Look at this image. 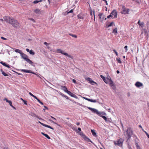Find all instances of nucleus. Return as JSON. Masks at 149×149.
<instances>
[{
	"label": "nucleus",
	"mask_w": 149,
	"mask_h": 149,
	"mask_svg": "<svg viewBox=\"0 0 149 149\" xmlns=\"http://www.w3.org/2000/svg\"><path fill=\"white\" fill-rule=\"evenodd\" d=\"M21 71L24 72L29 73H32L33 74H36L35 72H32L31 70H28L22 69Z\"/></svg>",
	"instance_id": "9"
},
{
	"label": "nucleus",
	"mask_w": 149,
	"mask_h": 149,
	"mask_svg": "<svg viewBox=\"0 0 149 149\" xmlns=\"http://www.w3.org/2000/svg\"><path fill=\"white\" fill-rule=\"evenodd\" d=\"M77 17L78 18L80 19H83L84 17L81 16V15L80 14H79L77 15Z\"/></svg>",
	"instance_id": "30"
},
{
	"label": "nucleus",
	"mask_w": 149,
	"mask_h": 149,
	"mask_svg": "<svg viewBox=\"0 0 149 149\" xmlns=\"http://www.w3.org/2000/svg\"><path fill=\"white\" fill-rule=\"evenodd\" d=\"M39 3V1L38 0H35L33 2V3L34 4L37 3Z\"/></svg>",
	"instance_id": "40"
},
{
	"label": "nucleus",
	"mask_w": 149,
	"mask_h": 149,
	"mask_svg": "<svg viewBox=\"0 0 149 149\" xmlns=\"http://www.w3.org/2000/svg\"><path fill=\"white\" fill-rule=\"evenodd\" d=\"M57 51L60 53H61V54L64 55L65 56H68L71 59H73V57L72 56H71L69 55L68 53H65L64 52V51L62 50H61L60 49H57Z\"/></svg>",
	"instance_id": "5"
},
{
	"label": "nucleus",
	"mask_w": 149,
	"mask_h": 149,
	"mask_svg": "<svg viewBox=\"0 0 149 149\" xmlns=\"http://www.w3.org/2000/svg\"><path fill=\"white\" fill-rule=\"evenodd\" d=\"M73 9H71L69 12H68L67 13L68 14L69 13H72L73 12Z\"/></svg>",
	"instance_id": "48"
},
{
	"label": "nucleus",
	"mask_w": 149,
	"mask_h": 149,
	"mask_svg": "<svg viewBox=\"0 0 149 149\" xmlns=\"http://www.w3.org/2000/svg\"><path fill=\"white\" fill-rule=\"evenodd\" d=\"M88 109L91 110L93 113H96L101 117V116H103L102 115L104 116L106 115V114L105 113L98 111L96 109L90 107H88Z\"/></svg>",
	"instance_id": "2"
},
{
	"label": "nucleus",
	"mask_w": 149,
	"mask_h": 149,
	"mask_svg": "<svg viewBox=\"0 0 149 149\" xmlns=\"http://www.w3.org/2000/svg\"><path fill=\"white\" fill-rule=\"evenodd\" d=\"M72 82L74 83V84H77L76 81L74 79H72Z\"/></svg>",
	"instance_id": "53"
},
{
	"label": "nucleus",
	"mask_w": 149,
	"mask_h": 149,
	"mask_svg": "<svg viewBox=\"0 0 149 149\" xmlns=\"http://www.w3.org/2000/svg\"><path fill=\"white\" fill-rule=\"evenodd\" d=\"M93 16H94V21L95 20V11L94 10H93Z\"/></svg>",
	"instance_id": "50"
},
{
	"label": "nucleus",
	"mask_w": 149,
	"mask_h": 149,
	"mask_svg": "<svg viewBox=\"0 0 149 149\" xmlns=\"http://www.w3.org/2000/svg\"><path fill=\"white\" fill-rule=\"evenodd\" d=\"M103 1H105V2L106 3V5H108V3H107V1L106 0H103Z\"/></svg>",
	"instance_id": "60"
},
{
	"label": "nucleus",
	"mask_w": 149,
	"mask_h": 149,
	"mask_svg": "<svg viewBox=\"0 0 149 149\" xmlns=\"http://www.w3.org/2000/svg\"><path fill=\"white\" fill-rule=\"evenodd\" d=\"M111 119H107V121H106V122H111Z\"/></svg>",
	"instance_id": "57"
},
{
	"label": "nucleus",
	"mask_w": 149,
	"mask_h": 149,
	"mask_svg": "<svg viewBox=\"0 0 149 149\" xmlns=\"http://www.w3.org/2000/svg\"><path fill=\"white\" fill-rule=\"evenodd\" d=\"M3 100H6V102L9 103L10 106H12V102L10 100H8L6 98H5L3 99Z\"/></svg>",
	"instance_id": "17"
},
{
	"label": "nucleus",
	"mask_w": 149,
	"mask_h": 149,
	"mask_svg": "<svg viewBox=\"0 0 149 149\" xmlns=\"http://www.w3.org/2000/svg\"><path fill=\"white\" fill-rule=\"evenodd\" d=\"M26 59V61L28 63H29L30 64L32 65V64L33 63V62L29 58H25Z\"/></svg>",
	"instance_id": "20"
},
{
	"label": "nucleus",
	"mask_w": 149,
	"mask_h": 149,
	"mask_svg": "<svg viewBox=\"0 0 149 149\" xmlns=\"http://www.w3.org/2000/svg\"><path fill=\"white\" fill-rule=\"evenodd\" d=\"M29 52L30 54L32 55H34L35 54V52H33L32 50H30Z\"/></svg>",
	"instance_id": "33"
},
{
	"label": "nucleus",
	"mask_w": 149,
	"mask_h": 149,
	"mask_svg": "<svg viewBox=\"0 0 149 149\" xmlns=\"http://www.w3.org/2000/svg\"><path fill=\"white\" fill-rule=\"evenodd\" d=\"M41 134L43 135L45 137H46L48 139H50V137L47 134H45L44 133L42 132H41Z\"/></svg>",
	"instance_id": "23"
},
{
	"label": "nucleus",
	"mask_w": 149,
	"mask_h": 149,
	"mask_svg": "<svg viewBox=\"0 0 149 149\" xmlns=\"http://www.w3.org/2000/svg\"><path fill=\"white\" fill-rule=\"evenodd\" d=\"M63 96L65 97L67 99H69V98L67 96L65 95L64 94H62V93L61 94Z\"/></svg>",
	"instance_id": "36"
},
{
	"label": "nucleus",
	"mask_w": 149,
	"mask_h": 149,
	"mask_svg": "<svg viewBox=\"0 0 149 149\" xmlns=\"http://www.w3.org/2000/svg\"><path fill=\"white\" fill-rule=\"evenodd\" d=\"M111 87L113 90H115L116 89V88L115 84L112 85V86H111Z\"/></svg>",
	"instance_id": "34"
},
{
	"label": "nucleus",
	"mask_w": 149,
	"mask_h": 149,
	"mask_svg": "<svg viewBox=\"0 0 149 149\" xmlns=\"http://www.w3.org/2000/svg\"><path fill=\"white\" fill-rule=\"evenodd\" d=\"M89 101L93 102H97V100H93L90 99Z\"/></svg>",
	"instance_id": "32"
},
{
	"label": "nucleus",
	"mask_w": 149,
	"mask_h": 149,
	"mask_svg": "<svg viewBox=\"0 0 149 149\" xmlns=\"http://www.w3.org/2000/svg\"><path fill=\"white\" fill-rule=\"evenodd\" d=\"M30 19L32 21H33V22H35V20L34 19H33V18H31V19Z\"/></svg>",
	"instance_id": "62"
},
{
	"label": "nucleus",
	"mask_w": 149,
	"mask_h": 149,
	"mask_svg": "<svg viewBox=\"0 0 149 149\" xmlns=\"http://www.w3.org/2000/svg\"><path fill=\"white\" fill-rule=\"evenodd\" d=\"M112 33H114L115 34L117 33V29L116 28L114 29Z\"/></svg>",
	"instance_id": "27"
},
{
	"label": "nucleus",
	"mask_w": 149,
	"mask_h": 149,
	"mask_svg": "<svg viewBox=\"0 0 149 149\" xmlns=\"http://www.w3.org/2000/svg\"><path fill=\"white\" fill-rule=\"evenodd\" d=\"M79 134L81 136L82 138L83 139L86 136V135H85L84 134H83V132H79Z\"/></svg>",
	"instance_id": "21"
},
{
	"label": "nucleus",
	"mask_w": 149,
	"mask_h": 149,
	"mask_svg": "<svg viewBox=\"0 0 149 149\" xmlns=\"http://www.w3.org/2000/svg\"><path fill=\"white\" fill-rule=\"evenodd\" d=\"M124 140L122 139H118L116 141H114V143L116 145H118L120 146L122 145Z\"/></svg>",
	"instance_id": "4"
},
{
	"label": "nucleus",
	"mask_w": 149,
	"mask_h": 149,
	"mask_svg": "<svg viewBox=\"0 0 149 149\" xmlns=\"http://www.w3.org/2000/svg\"><path fill=\"white\" fill-rule=\"evenodd\" d=\"M146 135L148 137L149 139V135L147 132H146Z\"/></svg>",
	"instance_id": "63"
},
{
	"label": "nucleus",
	"mask_w": 149,
	"mask_h": 149,
	"mask_svg": "<svg viewBox=\"0 0 149 149\" xmlns=\"http://www.w3.org/2000/svg\"><path fill=\"white\" fill-rule=\"evenodd\" d=\"M33 96V97H34L35 99H36L37 100L38 99L36 96H35L34 95Z\"/></svg>",
	"instance_id": "59"
},
{
	"label": "nucleus",
	"mask_w": 149,
	"mask_h": 149,
	"mask_svg": "<svg viewBox=\"0 0 149 149\" xmlns=\"http://www.w3.org/2000/svg\"><path fill=\"white\" fill-rule=\"evenodd\" d=\"M49 120L50 121H51L52 123H54V124L57 125L58 126H60V125L59 124H57V123L54 122L52 120L50 119Z\"/></svg>",
	"instance_id": "35"
},
{
	"label": "nucleus",
	"mask_w": 149,
	"mask_h": 149,
	"mask_svg": "<svg viewBox=\"0 0 149 149\" xmlns=\"http://www.w3.org/2000/svg\"><path fill=\"white\" fill-rule=\"evenodd\" d=\"M0 63L2 64L3 65L6 67L8 68H10V66L8 64L6 63L5 62H3V61H1L0 62Z\"/></svg>",
	"instance_id": "16"
},
{
	"label": "nucleus",
	"mask_w": 149,
	"mask_h": 149,
	"mask_svg": "<svg viewBox=\"0 0 149 149\" xmlns=\"http://www.w3.org/2000/svg\"><path fill=\"white\" fill-rule=\"evenodd\" d=\"M4 21L7 22L10 24L15 28H17L19 27L20 24L18 21L13 18H11L9 16H5L3 17Z\"/></svg>",
	"instance_id": "1"
},
{
	"label": "nucleus",
	"mask_w": 149,
	"mask_h": 149,
	"mask_svg": "<svg viewBox=\"0 0 149 149\" xmlns=\"http://www.w3.org/2000/svg\"><path fill=\"white\" fill-rule=\"evenodd\" d=\"M138 23L139 24V25L141 26H142L143 24V23L142 22H140V20H139L138 22Z\"/></svg>",
	"instance_id": "38"
},
{
	"label": "nucleus",
	"mask_w": 149,
	"mask_h": 149,
	"mask_svg": "<svg viewBox=\"0 0 149 149\" xmlns=\"http://www.w3.org/2000/svg\"><path fill=\"white\" fill-rule=\"evenodd\" d=\"M29 93L30 95L33 97V95H33L31 93V92H29Z\"/></svg>",
	"instance_id": "61"
},
{
	"label": "nucleus",
	"mask_w": 149,
	"mask_h": 149,
	"mask_svg": "<svg viewBox=\"0 0 149 149\" xmlns=\"http://www.w3.org/2000/svg\"><path fill=\"white\" fill-rule=\"evenodd\" d=\"M70 95L72 97H74L76 99H77L78 98V97L76 96V95H75V94H73V93H71V94H70Z\"/></svg>",
	"instance_id": "25"
},
{
	"label": "nucleus",
	"mask_w": 149,
	"mask_h": 149,
	"mask_svg": "<svg viewBox=\"0 0 149 149\" xmlns=\"http://www.w3.org/2000/svg\"><path fill=\"white\" fill-rule=\"evenodd\" d=\"M69 35L71 36H72V37L75 38H76L77 37V36L76 35L73 34L71 33L69 34Z\"/></svg>",
	"instance_id": "31"
},
{
	"label": "nucleus",
	"mask_w": 149,
	"mask_h": 149,
	"mask_svg": "<svg viewBox=\"0 0 149 149\" xmlns=\"http://www.w3.org/2000/svg\"><path fill=\"white\" fill-rule=\"evenodd\" d=\"M98 15L100 21L102 23L104 18L105 17V16L103 15V13H100Z\"/></svg>",
	"instance_id": "6"
},
{
	"label": "nucleus",
	"mask_w": 149,
	"mask_h": 149,
	"mask_svg": "<svg viewBox=\"0 0 149 149\" xmlns=\"http://www.w3.org/2000/svg\"><path fill=\"white\" fill-rule=\"evenodd\" d=\"M125 132L128 138L127 139L128 140L131 138L132 135L133 134V131L131 128L129 127L127 128Z\"/></svg>",
	"instance_id": "3"
},
{
	"label": "nucleus",
	"mask_w": 149,
	"mask_h": 149,
	"mask_svg": "<svg viewBox=\"0 0 149 149\" xmlns=\"http://www.w3.org/2000/svg\"><path fill=\"white\" fill-rule=\"evenodd\" d=\"M31 113V114H29V115H31L32 117H34V116L36 117L39 120H43V119L41 118H40L38 116L36 115L35 113Z\"/></svg>",
	"instance_id": "13"
},
{
	"label": "nucleus",
	"mask_w": 149,
	"mask_h": 149,
	"mask_svg": "<svg viewBox=\"0 0 149 149\" xmlns=\"http://www.w3.org/2000/svg\"><path fill=\"white\" fill-rule=\"evenodd\" d=\"M66 93H67L69 95H70V94H71V92H70V91L68 90L66 92Z\"/></svg>",
	"instance_id": "49"
},
{
	"label": "nucleus",
	"mask_w": 149,
	"mask_h": 149,
	"mask_svg": "<svg viewBox=\"0 0 149 149\" xmlns=\"http://www.w3.org/2000/svg\"><path fill=\"white\" fill-rule=\"evenodd\" d=\"M36 64V63H33H33L32 64V65H31L33 66V67H35V64Z\"/></svg>",
	"instance_id": "58"
},
{
	"label": "nucleus",
	"mask_w": 149,
	"mask_h": 149,
	"mask_svg": "<svg viewBox=\"0 0 149 149\" xmlns=\"http://www.w3.org/2000/svg\"><path fill=\"white\" fill-rule=\"evenodd\" d=\"M62 89L65 92H66L68 90L66 87L65 86H61Z\"/></svg>",
	"instance_id": "22"
},
{
	"label": "nucleus",
	"mask_w": 149,
	"mask_h": 149,
	"mask_svg": "<svg viewBox=\"0 0 149 149\" xmlns=\"http://www.w3.org/2000/svg\"><path fill=\"white\" fill-rule=\"evenodd\" d=\"M122 11L121 12V13L126 14H128L129 12V10H126L125 7L124 6H123L122 7Z\"/></svg>",
	"instance_id": "7"
},
{
	"label": "nucleus",
	"mask_w": 149,
	"mask_h": 149,
	"mask_svg": "<svg viewBox=\"0 0 149 149\" xmlns=\"http://www.w3.org/2000/svg\"><path fill=\"white\" fill-rule=\"evenodd\" d=\"M2 74L5 76H8V74L4 72H3Z\"/></svg>",
	"instance_id": "42"
},
{
	"label": "nucleus",
	"mask_w": 149,
	"mask_h": 149,
	"mask_svg": "<svg viewBox=\"0 0 149 149\" xmlns=\"http://www.w3.org/2000/svg\"><path fill=\"white\" fill-rule=\"evenodd\" d=\"M20 55L22 57V58L24 59L25 61L26 60V59H25V58H28V56L26 55V54H24V53H23V52H22L21 54Z\"/></svg>",
	"instance_id": "12"
},
{
	"label": "nucleus",
	"mask_w": 149,
	"mask_h": 149,
	"mask_svg": "<svg viewBox=\"0 0 149 149\" xmlns=\"http://www.w3.org/2000/svg\"><path fill=\"white\" fill-rule=\"evenodd\" d=\"M114 24V22H111L110 23V24H109V26L110 27L111 26H112V24Z\"/></svg>",
	"instance_id": "45"
},
{
	"label": "nucleus",
	"mask_w": 149,
	"mask_h": 149,
	"mask_svg": "<svg viewBox=\"0 0 149 149\" xmlns=\"http://www.w3.org/2000/svg\"><path fill=\"white\" fill-rule=\"evenodd\" d=\"M23 102H24V104H25V105H28V104H27V102L25 100H24Z\"/></svg>",
	"instance_id": "47"
},
{
	"label": "nucleus",
	"mask_w": 149,
	"mask_h": 149,
	"mask_svg": "<svg viewBox=\"0 0 149 149\" xmlns=\"http://www.w3.org/2000/svg\"><path fill=\"white\" fill-rule=\"evenodd\" d=\"M38 123H40L42 125V126H45V127L49 128H50V129H52L53 130H54V128H52V127H51V126H49V125H48L44 124V123H41L40 121H38Z\"/></svg>",
	"instance_id": "10"
},
{
	"label": "nucleus",
	"mask_w": 149,
	"mask_h": 149,
	"mask_svg": "<svg viewBox=\"0 0 149 149\" xmlns=\"http://www.w3.org/2000/svg\"><path fill=\"white\" fill-rule=\"evenodd\" d=\"M127 45H126L125 46L124 48L126 49H125V52H127Z\"/></svg>",
	"instance_id": "52"
},
{
	"label": "nucleus",
	"mask_w": 149,
	"mask_h": 149,
	"mask_svg": "<svg viewBox=\"0 0 149 149\" xmlns=\"http://www.w3.org/2000/svg\"><path fill=\"white\" fill-rule=\"evenodd\" d=\"M1 38L3 40H7V38H4L3 37H1Z\"/></svg>",
	"instance_id": "51"
},
{
	"label": "nucleus",
	"mask_w": 149,
	"mask_h": 149,
	"mask_svg": "<svg viewBox=\"0 0 149 149\" xmlns=\"http://www.w3.org/2000/svg\"><path fill=\"white\" fill-rule=\"evenodd\" d=\"M88 81H89L92 85H93V83L97 84L96 83L93 81L91 78L88 77L87 78Z\"/></svg>",
	"instance_id": "15"
},
{
	"label": "nucleus",
	"mask_w": 149,
	"mask_h": 149,
	"mask_svg": "<svg viewBox=\"0 0 149 149\" xmlns=\"http://www.w3.org/2000/svg\"><path fill=\"white\" fill-rule=\"evenodd\" d=\"M109 84L110 86H112V85L114 84L113 82V81H112V80L111 79H109Z\"/></svg>",
	"instance_id": "28"
},
{
	"label": "nucleus",
	"mask_w": 149,
	"mask_h": 149,
	"mask_svg": "<svg viewBox=\"0 0 149 149\" xmlns=\"http://www.w3.org/2000/svg\"><path fill=\"white\" fill-rule=\"evenodd\" d=\"M91 132L93 134V135L96 137H97V136L96 135V133L95 132V131L94 130H91Z\"/></svg>",
	"instance_id": "18"
},
{
	"label": "nucleus",
	"mask_w": 149,
	"mask_h": 149,
	"mask_svg": "<svg viewBox=\"0 0 149 149\" xmlns=\"http://www.w3.org/2000/svg\"><path fill=\"white\" fill-rule=\"evenodd\" d=\"M111 14L112 16L114 15V18H117V13L115 10H113L111 13Z\"/></svg>",
	"instance_id": "8"
},
{
	"label": "nucleus",
	"mask_w": 149,
	"mask_h": 149,
	"mask_svg": "<svg viewBox=\"0 0 149 149\" xmlns=\"http://www.w3.org/2000/svg\"><path fill=\"white\" fill-rule=\"evenodd\" d=\"M116 61L119 63H121L122 62L120 60V58H116Z\"/></svg>",
	"instance_id": "37"
},
{
	"label": "nucleus",
	"mask_w": 149,
	"mask_h": 149,
	"mask_svg": "<svg viewBox=\"0 0 149 149\" xmlns=\"http://www.w3.org/2000/svg\"><path fill=\"white\" fill-rule=\"evenodd\" d=\"M78 131H77V130H75L77 133H79V132L81 131V128L80 127H78Z\"/></svg>",
	"instance_id": "39"
},
{
	"label": "nucleus",
	"mask_w": 149,
	"mask_h": 149,
	"mask_svg": "<svg viewBox=\"0 0 149 149\" xmlns=\"http://www.w3.org/2000/svg\"><path fill=\"white\" fill-rule=\"evenodd\" d=\"M15 51L16 52L19 53L20 54V55H21L22 53V52H21V51L19 49H15Z\"/></svg>",
	"instance_id": "26"
},
{
	"label": "nucleus",
	"mask_w": 149,
	"mask_h": 149,
	"mask_svg": "<svg viewBox=\"0 0 149 149\" xmlns=\"http://www.w3.org/2000/svg\"><path fill=\"white\" fill-rule=\"evenodd\" d=\"M37 101H38V102H39L41 104H42V105L43 104V103L39 99L37 100Z\"/></svg>",
	"instance_id": "43"
},
{
	"label": "nucleus",
	"mask_w": 149,
	"mask_h": 149,
	"mask_svg": "<svg viewBox=\"0 0 149 149\" xmlns=\"http://www.w3.org/2000/svg\"><path fill=\"white\" fill-rule=\"evenodd\" d=\"M84 140H85L86 141H87L88 142H91L94 145H95V144L91 141L89 138H88L87 136H85V137L84 139Z\"/></svg>",
	"instance_id": "14"
},
{
	"label": "nucleus",
	"mask_w": 149,
	"mask_h": 149,
	"mask_svg": "<svg viewBox=\"0 0 149 149\" xmlns=\"http://www.w3.org/2000/svg\"><path fill=\"white\" fill-rule=\"evenodd\" d=\"M40 11V10L38 8L36 9L34 11V12L36 14H39Z\"/></svg>",
	"instance_id": "24"
},
{
	"label": "nucleus",
	"mask_w": 149,
	"mask_h": 149,
	"mask_svg": "<svg viewBox=\"0 0 149 149\" xmlns=\"http://www.w3.org/2000/svg\"><path fill=\"white\" fill-rule=\"evenodd\" d=\"M113 51L115 53L116 55L117 56L118 55V54L117 52L116 51L115 49H113Z\"/></svg>",
	"instance_id": "46"
},
{
	"label": "nucleus",
	"mask_w": 149,
	"mask_h": 149,
	"mask_svg": "<svg viewBox=\"0 0 149 149\" xmlns=\"http://www.w3.org/2000/svg\"><path fill=\"white\" fill-rule=\"evenodd\" d=\"M107 80H109V79H111L110 76L109 75H108L107 76Z\"/></svg>",
	"instance_id": "44"
},
{
	"label": "nucleus",
	"mask_w": 149,
	"mask_h": 149,
	"mask_svg": "<svg viewBox=\"0 0 149 149\" xmlns=\"http://www.w3.org/2000/svg\"><path fill=\"white\" fill-rule=\"evenodd\" d=\"M135 145L137 148V149H140V146L138 145V142H136V141H135Z\"/></svg>",
	"instance_id": "29"
},
{
	"label": "nucleus",
	"mask_w": 149,
	"mask_h": 149,
	"mask_svg": "<svg viewBox=\"0 0 149 149\" xmlns=\"http://www.w3.org/2000/svg\"><path fill=\"white\" fill-rule=\"evenodd\" d=\"M44 44L45 45H46L47 46L49 45V44L46 42H44Z\"/></svg>",
	"instance_id": "56"
},
{
	"label": "nucleus",
	"mask_w": 149,
	"mask_h": 149,
	"mask_svg": "<svg viewBox=\"0 0 149 149\" xmlns=\"http://www.w3.org/2000/svg\"><path fill=\"white\" fill-rule=\"evenodd\" d=\"M83 98L84 99H85V100H88V101H89V99H90L88 98H86V97H83Z\"/></svg>",
	"instance_id": "54"
},
{
	"label": "nucleus",
	"mask_w": 149,
	"mask_h": 149,
	"mask_svg": "<svg viewBox=\"0 0 149 149\" xmlns=\"http://www.w3.org/2000/svg\"><path fill=\"white\" fill-rule=\"evenodd\" d=\"M26 50L27 52H30V50L29 49L27 48L26 49Z\"/></svg>",
	"instance_id": "64"
},
{
	"label": "nucleus",
	"mask_w": 149,
	"mask_h": 149,
	"mask_svg": "<svg viewBox=\"0 0 149 149\" xmlns=\"http://www.w3.org/2000/svg\"><path fill=\"white\" fill-rule=\"evenodd\" d=\"M112 17V15H111L110 14L107 16V18H109L110 17Z\"/></svg>",
	"instance_id": "55"
},
{
	"label": "nucleus",
	"mask_w": 149,
	"mask_h": 149,
	"mask_svg": "<svg viewBox=\"0 0 149 149\" xmlns=\"http://www.w3.org/2000/svg\"><path fill=\"white\" fill-rule=\"evenodd\" d=\"M101 77L103 79L104 81L107 84H108V82L107 81V80L102 75H100Z\"/></svg>",
	"instance_id": "19"
},
{
	"label": "nucleus",
	"mask_w": 149,
	"mask_h": 149,
	"mask_svg": "<svg viewBox=\"0 0 149 149\" xmlns=\"http://www.w3.org/2000/svg\"><path fill=\"white\" fill-rule=\"evenodd\" d=\"M135 85L137 87H140L143 86V84L139 81H137L135 83Z\"/></svg>",
	"instance_id": "11"
},
{
	"label": "nucleus",
	"mask_w": 149,
	"mask_h": 149,
	"mask_svg": "<svg viewBox=\"0 0 149 149\" xmlns=\"http://www.w3.org/2000/svg\"><path fill=\"white\" fill-rule=\"evenodd\" d=\"M101 117H102L103 119H104V120L105 121H107V117L105 116H101Z\"/></svg>",
	"instance_id": "41"
}]
</instances>
